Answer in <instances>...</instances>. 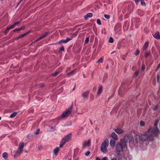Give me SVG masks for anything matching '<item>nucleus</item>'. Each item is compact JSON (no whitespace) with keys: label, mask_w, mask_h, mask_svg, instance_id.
Segmentation results:
<instances>
[{"label":"nucleus","mask_w":160,"mask_h":160,"mask_svg":"<svg viewBox=\"0 0 160 160\" xmlns=\"http://www.w3.org/2000/svg\"><path fill=\"white\" fill-rule=\"evenodd\" d=\"M160 133V131L157 128L153 130L151 132V128H149L148 131L145 133L139 136L140 140L142 141H145L149 139L152 140L153 139V135L157 136Z\"/></svg>","instance_id":"1"},{"label":"nucleus","mask_w":160,"mask_h":160,"mask_svg":"<svg viewBox=\"0 0 160 160\" xmlns=\"http://www.w3.org/2000/svg\"><path fill=\"white\" fill-rule=\"evenodd\" d=\"M138 139L136 138L135 141H133L132 136L131 134L126 135L123 139H121V146L122 148H125L126 143L128 142L130 144H135L138 142Z\"/></svg>","instance_id":"2"},{"label":"nucleus","mask_w":160,"mask_h":160,"mask_svg":"<svg viewBox=\"0 0 160 160\" xmlns=\"http://www.w3.org/2000/svg\"><path fill=\"white\" fill-rule=\"evenodd\" d=\"M109 145V141L108 139H105L101 145V150L103 153H106L108 151L107 147Z\"/></svg>","instance_id":"3"},{"label":"nucleus","mask_w":160,"mask_h":160,"mask_svg":"<svg viewBox=\"0 0 160 160\" xmlns=\"http://www.w3.org/2000/svg\"><path fill=\"white\" fill-rule=\"evenodd\" d=\"M72 111V107H70L69 108L67 109L65 112H63L61 116V117L64 118L68 117L69 116Z\"/></svg>","instance_id":"4"},{"label":"nucleus","mask_w":160,"mask_h":160,"mask_svg":"<svg viewBox=\"0 0 160 160\" xmlns=\"http://www.w3.org/2000/svg\"><path fill=\"white\" fill-rule=\"evenodd\" d=\"M71 136L72 133H69L66 135L64 137L62 138V140L66 143L71 139Z\"/></svg>","instance_id":"5"},{"label":"nucleus","mask_w":160,"mask_h":160,"mask_svg":"<svg viewBox=\"0 0 160 160\" xmlns=\"http://www.w3.org/2000/svg\"><path fill=\"white\" fill-rule=\"evenodd\" d=\"M72 39L71 38H67L66 39H62L57 43V44H61L62 43H66Z\"/></svg>","instance_id":"6"},{"label":"nucleus","mask_w":160,"mask_h":160,"mask_svg":"<svg viewBox=\"0 0 160 160\" xmlns=\"http://www.w3.org/2000/svg\"><path fill=\"white\" fill-rule=\"evenodd\" d=\"M152 35L155 38L157 39H160V34L159 32H157L153 34Z\"/></svg>","instance_id":"7"},{"label":"nucleus","mask_w":160,"mask_h":160,"mask_svg":"<svg viewBox=\"0 0 160 160\" xmlns=\"http://www.w3.org/2000/svg\"><path fill=\"white\" fill-rule=\"evenodd\" d=\"M89 93V91H86L82 93L81 96L83 98H84L85 99L87 98L88 96Z\"/></svg>","instance_id":"8"},{"label":"nucleus","mask_w":160,"mask_h":160,"mask_svg":"<svg viewBox=\"0 0 160 160\" xmlns=\"http://www.w3.org/2000/svg\"><path fill=\"white\" fill-rule=\"evenodd\" d=\"M116 150L117 152H118V154H119V152H120V143L118 142V143L116 146Z\"/></svg>","instance_id":"9"},{"label":"nucleus","mask_w":160,"mask_h":160,"mask_svg":"<svg viewBox=\"0 0 160 160\" xmlns=\"http://www.w3.org/2000/svg\"><path fill=\"white\" fill-rule=\"evenodd\" d=\"M19 23V22H16L14 23L11 26L8 28H7V30H9L10 29L13 28L16 26V25Z\"/></svg>","instance_id":"10"},{"label":"nucleus","mask_w":160,"mask_h":160,"mask_svg":"<svg viewBox=\"0 0 160 160\" xmlns=\"http://www.w3.org/2000/svg\"><path fill=\"white\" fill-rule=\"evenodd\" d=\"M92 16V14L91 13H88L86 15L84 16V18L87 20L89 18H91Z\"/></svg>","instance_id":"11"},{"label":"nucleus","mask_w":160,"mask_h":160,"mask_svg":"<svg viewBox=\"0 0 160 160\" xmlns=\"http://www.w3.org/2000/svg\"><path fill=\"white\" fill-rule=\"evenodd\" d=\"M22 151L18 149V150H17L15 152L14 157H17L18 155H20L22 153Z\"/></svg>","instance_id":"12"},{"label":"nucleus","mask_w":160,"mask_h":160,"mask_svg":"<svg viewBox=\"0 0 160 160\" xmlns=\"http://www.w3.org/2000/svg\"><path fill=\"white\" fill-rule=\"evenodd\" d=\"M102 86L99 87L98 91L97 92V94L98 95H100L102 92Z\"/></svg>","instance_id":"13"},{"label":"nucleus","mask_w":160,"mask_h":160,"mask_svg":"<svg viewBox=\"0 0 160 160\" xmlns=\"http://www.w3.org/2000/svg\"><path fill=\"white\" fill-rule=\"evenodd\" d=\"M59 151V148L57 147L53 150V153L55 155H57Z\"/></svg>","instance_id":"14"},{"label":"nucleus","mask_w":160,"mask_h":160,"mask_svg":"<svg viewBox=\"0 0 160 160\" xmlns=\"http://www.w3.org/2000/svg\"><path fill=\"white\" fill-rule=\"evenodd\" d=\"M111 136L115 140L118 139L117 136L114 132L112 133Z\"/></svg>","instance_id":"15"},{"label":"nucleus","mask_w":160,"mask_h":160,"mask_svg":"<svg viewBox=\"0 0 160 160\" xmlns=\"http://www.w3.org/2000/svg\"><path fill=\"white\" fill-rule=\"evenodd\" d=\"M23 147H24V143L23 142H22L21 143H20L19 145L18 149L22 151V150L23 148Z\"/></svg>","instance_id":"16"},{"label":"nucleus","mask_w":160,"mask_h":160,"mask_svg":"<svg viewBox=\"0 0 160 160\" xmlns=\"http://www.w3.org/2000/svg\"><path fill=\"white\" fill-rule=\"evenodd\" d=\"M90 141L89 140L88 141H85L83 146H88L90 145Z\"/></svg>","instance_id":"17"},{"label":"nucleus","mask_w":160,"mask_h":160,"mask_svg":"<svg viewBox=\"0 0 160 160\" xmlns=\"http://www.w3.org/2000/svg\"><path fill=\"white\" fill-rule=\"evenodd\" d=\"M158 120H156L154 122V126L155 127V128H154L152 129L151 128H151V132H152V130L155 129L156 128H157L156 127V126L158 125Z\"/></svg>","instance_id":"18"},{"label":"nucleus","mask_w":160,"mask_h":160,"mask_svg":"<svg viewBox=\"0 0 160 160\" xmlns=\"http://www.w3.org/2000/svg\"><path fill=\"white\" fill-rule=\"evenodd\" d=\"M115 140H111L110 141V144L111 147H114V146L115 143Z\"/></svg>","instance_id":"19"},{"label":"nucleus","mask_w":160,"mask_h":160,"mask_svg":"<svg viewBox=\"0 0 160 160\" xmlns=\"http://www.w3.org/2000/svg\"><path fill=\"white\" fill-rule=\"evenodd\" d=\"M75 70H72L71 72L68 73L67 74V76L68 77H69V76H71V75L74 74L75 73Z\"/></svg>","instance_id":"20"},{"label":"nucleus","mask_w":160,"mask_h":160,"mask_svg":"<svg viewBox=\"0 0 160 160\" xmlns=\"http://www.w3.org/2000/svg\"><path fill=\"white\" fill-rule=\"evenodd\" d=\"M8 155L7 153V152H4L2 154V157L3 158L5 159H6L8 158Z\"/></svg>","instance_id":"21"},{"label":"nucleus","mask_w":160,"mask_h":160,"mask_svg":"<svg viewBox=\"0 0 160 160\" xmlns=\"http://www.w3.org/2000/svg\"><path fill=\"white\" fill-rule=\"evenodd\" d=\"M139 72V70H136L134 74V77L135 78L138 75Z\"/></svg>","instance_id":"22"},{"label":"nucleus","mask_w":160,"mask_h":160,"mask_svg":"<svg viewBox=\"0 0 160 160\" xmlns=\"http://www.w3.org/2000/svg\"><path fill=\"white\" fill-rule=\"evenodd\" d=\"M17 114V112H14L10 115L9 117L10 118H13Z\"/></svg>","instance_id":"23"},{"label":"nucleus","mask_w":160,"mask_h":160,"mask_svg":"<svg viewBox=\"0 0 160 160\" xmlns=\"http://www.w3.org/2000/svg\"><path fill=\"white\" fill-rule=\"evenodd\" d=\"M65 143L61 140L59 145L60 147L62 148Z\"/></svg>","instance_id":"24"},{"label":"nucleus","mask_w":160,"mask_h":160,"mask_svg":"<svg viewBox=\"0 0 160 160\" xmlns=\"http://www.w3.org/2000/svg\"><path fill=\"white\" fill-rule=\"evenodd\" d=\"M29 32H27L26 33H24V34H22L20 36H19L18 37V38H22V37H24L26 35H27L28 33Z\"/></svg>","instance_id":"25"},{"label":"nucleus","mask_w":160,"mask_h":160,"mask_svg":"<svg viewBox=\"0 0 160 160\" xmlns=\"http://www.w3.org/2000/svg\"><path fill=\"white\" fill-rule=\"evenodd\" d=\"M141 1V3L142 5L143 6H145L146 4L143 0H140Z\"/></svg>","instance_id":"26"},{"label":"nucleus","mask_w":160,"mask_h":160,"mask_svg":"<svg viewBox=\"0 0 160 160\" xmlns=\"http://www.w3.org/2000/svg\"><path fill=\"white\" fill-rule=\"evenodd\" d=\"M43 38H44V37H43V35H42V36L39 37L37 39L35 40V42L38 41L40 40Z\"/></svg>","instance_id":"27"},{"label":"nucleus","mask_w":160,"mask_h":160,"mask_svg":"<svg viewBox=\"0 0 160 160\" xmlns=\"http://www.w3.org/2000/svg\"><path fill=\"white\" fill-rule=\"evenodd\" d=\"M113 42V39L112 37H110L109 38L108 42L109 43H112Z\"/></svg>","instance_id":"28"},{"label":"nucleus","mask_w":160,"mask_h":160,"mask_svg":"<svg viewBox=\"0 0 160 160\" xmlns=\"http://www.w3.org/2000/svg\"><path fill=\"white\" fill-rule=\"evenodd\" d=\"M103 62V59L102 58H100L97 62V63H99Z\"/></svg>","instance_id":"29"},{"label":"nucleus","mask_w":160,"mask_h":160,"mask_svg":"<svg viewBox=\"0 0 160 160\" xmlns=\"http://www.w3.org/2000/svg\"><path fill=\"white\" fill-rule=\"evenodd\" d=\"M115 131L118 134H120V129H115Z\"/></svg>","instance_id":"30"},{"label":"nucleus","mask_w":160,"mask_h":160,"mask_svg":"<svg viewBox=\"0 0 160 160\" xmlns=\"http://www.w3.org/2000/svg\"><path fill=\"white\" fill-rule=\"evenodd\" d=\"M58 73H59L58 72V71L52 74V76L53 77L55 76H57V75H58Z\"/></svg>","instance_id":"31"},{"label":"nucleus","mask_w":160,"mask_h":160,"mask_svg":"<svg viewBox=\"0 0 160 160\" xmlns=\"http://www.w3.org/2000/svg\"><path fill=\"white\" fill-rule=\"evenodd\" d=\"M97 23L99 25H101V21L99 19H97Z\"/></svg>","instance_id":"32"},{"label":"nucleus","mask_w":160,"mask_h":160,"mask_svg":"<svg viewBox=\"0 0 160 160\" xmlns=\"http://www.w3.org/2000/svg\"><path fill=\"white\" fill-rule=\"evenodd\" d=\"M89 41V37H87L86 38L85 41V43H87Z\"/></svg>","instance_id":"33"},{"label":"nucleus","mask_w":160,"mask_h":160,"mask_svg":"<svg viewBox=\"0 0 160 160\" xmlns=\"http://www.w3.org/2000/svg\"><path fill=\"white\" fill-rule=\"evenodd\" d=\"M139 53V50L138 49H137L135 52V55H138Z\"/></svg>","instance_id":"34"},{"label":"nucleus","mask_w":160,"mask_h":160,"mask_svg":"<svg viewBox=\"0 0 160 160\" xmlns=\"http://www.w3.org/2000/svg\"><path fill=\"white\" fill-rule=\"evenodd\" d=\"M145 66L144 64H142L141 67V70L143 71L145 69Z\"/></svg>","instance_id":"35"},{"label":"nucleus","mask_w":160,"mask_h":160,"mask_svg":"<svg viewBox=\"0 0 160 160\" xmlns=\"http://www.w3.org/2000/svg\"><path fill=\"white\" fill-rule=\"evenodd\" d=\"M49 32H45V33L43 34V37L44 38L47 35H48L49 34Z\"/></svg>","instance_id":"36"},{"label":"nucleus","mask_w":160,"mask_h":160,"mask_svg":"<svg viewBox=\"0 0 160 160\" xmlns=\"http://www.w3.org/2000/svg\"><path fill=\"white\" fill-rule=\"evenodd\" d=\"M104 17L105 18L107 19H109L110 18V16L109 15L106 14H104Z\"/></svg>","instance_id":"37"},{"label":"nucleus","mask_w":160,"mask_h":160,"mask_svg":"<svg viewBox=\"0 0 160 160\" xmlns=\"http://www.w3.org/2000/svg\"><path fill=\"white\" fill-rule=\"evenodd\" d=\"M148 42H146L144 45V48H145V49H146V48H147L148 47Z\"/></svg>","instance_id":"38"},{"label":"nucleus","mask_w":160,"mask_h":160,"mask_svg":"<svg viewBox=\"0 0 160 160\" xmlns=\"http://www.w3.org/2000/svg\"><path fill=\"white\" fill-rule=\"evenodd\" d=\"M40 132V130L39 129H38L37 130V131L34 132V133L36 134H38Z\"/></svg>","instance_id":"39"},{"label":"nucleus","mask_w":160,"mask_h":160,"mask_svg":"<svg viewBox=\"0 0 160 160\" xmlns=\"http://www.w3.org/2000/svg\"><path fill=\"white\" fill-rule=\"evenodd\" d=\"M121 160H127L125 156H122L121 157Z\"/></svg>","instance_id":"40"},{"label":"nucleus","mask_w":160,"mask_h":160,"mask_svg":"<svg viewBox=\"0 0 160 160\" xmlns=\"http://www.w3.org/2000/svg\"><path fill=\"white\" fill-rule=\"evenodd\" d=\"M49 128L52 131H54L55 130V129L54 127L51 126H49Z\"/></svg>","instance_id":"41"},{"label":"nucleus","mask_w":160,"mask_h":160,"mask_svg":"<svg viewBox=\"0 0 160 160\" xmlns=\"http://www.w3.org/2000/svg\"><path fill=\"white\" fill-rule=\"evenodd\" d=\"M145 123L143 121H141L140 122V124L141 126H143L144 125Z\"/></svg>","instance_id":"42"},{"label":"nucleus","mask_w":160,"mask_h":160,"mask_svg":"<svg viewBox=\"0 0 160 160\" xmlns=\"http://www.w3.org/2000/svg\"><path fill=\"white\" fill-rule=\"evenodd\" d=\"M149 54H150V52H146V54L145 55V57L146 58L147 57H148L149 55Z\"/></svg>","instance_id":"43"},{"label":"nucleus","mask_w":160,"mask_h":160,"mask_svg":"<svg viewBox=\"0 0 160 160\" xmlns=\"http://www.w3.org/2000/svg\"><path fill=\"white\" fill-rule=\"evenodd\" d=\"M90 153V152L89 151H87L85 153V155L86 156H88V155Z\"/></svg>","instance_id":"44"},{"label":"nucleus","mask_w":160,"mask_h":160,"mask_svg":"<svg viewBox=\"0 0 160 160\" xmlns=\"http://www.w3.org/2000/svg\"><path fill=\"white\" fill-rule=\"evenodd\" d=\"M60 50L61 51H64V47L63 46H61L60 48Z\"/></svg>","instance_id":"45"},{"label":"nucleus","mask_w":160,"mask_h":160,"mask_svg":"<svg viewBox=\"0 0 160 160\" xmlns=\"http://www.w3.org/2000/svg\"><path fill=\"white\" fill-rule=\"evenodd\" d=\"M72 124V122L71 121H69L67 123V125L68 126H70Z\"/></svg>","instance_id":"46"},{"label":"nucleus","mask_w":160,"mask_h":160,"mask_svg":"<svg viewBox=\"0 0 160 160\" xmlns=\"http://www.w3.org/2000/svg\"><path fill=\"white\" fill-rule=\"evenodd\" d=\"M160 63L158 65V66L157 67L156 69V71H157L158 69L159 68H160Z\"/></svg>","instance_id":"47"},{"label":"nucleus","mask_w":160,"mask_h":160,"mask_svg":"<svg viewBox=\"0 0 160 160\" xmlns=\"http://www.w3.org/2000/svg\"><path fill=\"white\" fill-rule=\"evenodd\" d=\"M20 30V29L19 28H17L15 29L14 30V32L18 31Z\"/></svg>","instance_id":"48"},{"label":"nucleus","mask_w":160,"mask_h":160,"mask_svg":"<svg viewBox=\"0 0 160 160\" xmlns=\"http://www.w3.org/2000/svg\"><path fill=\"white\" fill-rule=\"evenodd\" d=\"M5 135H3L1 136L0 137V139L2 140V139H3L5 137Z\"/></svg>","instance_id":"49"},{"label":"nucleus","mask_w":160,"mask_h":160,"mask_svg":"<svg viewBox=\"0 0 160 160\" xmlns=\"http://www.w3.org/2000/svg\"><path fill=\"white\" fill-rule=\"evenodd\" d=\"M102 160H108V158L107 157H104L102 158Z\"/></svg>","instance_id":"50"},{"label":"nucleus","mask_w":160,"mask_h":160,"mask_svg":"<svg viewBox=\"0 0 160 160\" xmlns=\"http://www.w3.org/2000/svg\"><path fill=\"white\" fill-rule=\"evenodd\" d=\"M158 105H157L154 107L153 109L154 110H156V109H158Z\"/></svg>","instance_id":"51"},{"label":"nucleus","mask_w":160,"mask_h":160,"mask_svg":"<svg viewBox=\"0 0 160 160\" xmlns=\"http://www.w3.org/2000/svg\"><path fill=\"white\" fill-rule=\"evenodd\" d=\"M135 3L137 4H138V3L140 1V0H134Z\"/></svg>","instance_id":"52"},{"label":"nucleus","mask_w":160,"mask_h":160,"mask_svg":"<svg viewBox=\"0 0 160 160\" xmlns=\"http://www.w3.org/2000/svg\"><path fill=\"white\" fill-rule=\"evenodd\" d=\"M157 81L158 82L159 81V75L157 74Z\"/></svg>","instance_id":"53"},{"label":"nucleus","mask_w":160,"mask_h":160,"mask_svg":"<svg viewBox=\"0 0 160 160\" xmlns=\"http://www.w3.org/2000/svg\"><path fill=\"white\" fill-rule=\"evenodd\" d=\"M25 28L24 27H22L19 28L20 29V30L23 29Z\"/></svg>","instance_id":"54"},{"label":"nucleus","mask_w":160,"mask_h":160,"mask_svg":"<svg viewBox=\"0 0 160 160\" xmlns=\"http://www.w3.org/2000/svg\"><path fill=\"white\" fill-rule=\"evenodd\" d=\"M96 160H101L99 158H98V157H97L96 158Z\"/></svg>","instance_id":"55"},{"label":"nucleus","mask_w":160,"mask_h":160,"mask_svg":"<svg viewBox=\"0 0 160 160\" xmlns=\"http://www.w3.org/2000/svg\"><path fill=\"white\" fill-rule=\"evenodd\" d=\"M111 160H117L116 158H114L111 159Z\"/></svg>","instance_id":"56"},{"label":"nucleus","mask_w":160,"mask_h":160,"mask_svg":"<svg viewBox=\"0 0 160 160\" xmlns=\"http://www.w3.org/2000/svg\"><path fill=\"white\" fill-rule=\"evenodd\" d=\"M8 30H7V29L6 31H4V32L5 33H7V32H8Z\"/></svg>","instance_id":"57"},{"label":"nucleus","mask_w":160,"mask_h":160,"mask_svg":"<svg viewBox=\"0 0 160 160\" xmlns=\"http://www.w3.org/2000/svg\"><path fill=\"white\" fill-rule=\"evenodd\" d=\"M106 78H107V76H104V77H103V79H106Z\"/></svg>","instance_id":"58"},{"label":"nucleus","mask_w":160,"mask_h":160,"mask_svg":"<svg viewBox=\"0 0 160 160\" xmlns=\"http://www.w3.org/2000/svg\"><path fill=\"white\" fill-rule=\"evenodd\" d=\"M122 148L121 147V151H122V150H121V149H122V148Z\"/></svg>","instance_id":"59"},{"label":"nucleus","mask_w":160,"mask_h":160,"mask_svg":"<svg viewBox=\"0 0 160 160\" xmlns=\"http://www.w3.org/2000/svg\"><path fill=\"white\" fill-rule=\"evenodd\" d=\"M21 2H20V1L18 3V5H19L20 4V3H21Z\"/></svg>","instance_id":"60"},{"label":"nucleus","mask_w":160,"mask_h":160,"mask_svg":"<svg viewBox=\"0 0 160 160\" xmlns=\"http://www.w3.org/2000/svg\"><path fill=\"white\" fill-rule=\"evenodd\" d=\"M120 131H121V133L122 132V130H121V129L120 130Z\"/></svg>","instance_id":"61"},{"label":"nucleus","mask_w":160,"mask_h":160,"mask_svg":"<svg viewBox=\"0 0 160 160\" xmlns=\"http://www.w3.org/2000/svg\"><path fill=\"white\" fill-rule=\"evenodd\" d=\"M23 0H20V2H21Z\"/></svg>","instance_id":"62"},{"label":"nucleus","mask_w":160,"mask_h":160,"mask_svg":"<svg viewBox=\"0 0 160 160\" xmlns=\"http://www.w3.org/2000/svg\"><path fill=\"white\" fill-rule=\"evenodd\" d=\"M75 87H74V88H73V90H74L75 89Z\"/></svg>","instance_id":"63"},{"label":"nucleus","mask_w":160,"mask_h":160,"mask_svg":"<svg viewBox=\"0 0 160 160\" xmlns=\"http://www.w3.org/2000/svg\"><path fill=\"white\" fill-rule=\"evenodd\" d=\"M1 117H0V120H1Z\"/></svg>","instance_id":"64"}]
</instances>
